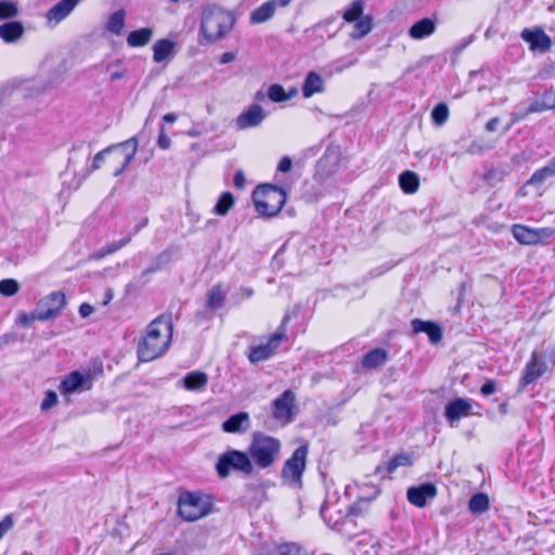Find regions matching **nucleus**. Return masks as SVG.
<instances>
[{
	"mask_svg": "<svg viewBox=\"0 0 555 555\" xmlns=\"http://www.w3.org/2000/svg\"><path fill=\"white\" fill-rule=\"evenodd\" d=\"M172 332L171 315L162 314L154 319L138 341L139 361L150 362L165 354L171 344Z\"/></svg>",
	"mask_w": 555,
	"mask_h": 555,
	"instance_id": "f257e3e1",
	"label": "nucleus"
},
{
	"mask_svg": "<svg viewBox=\"0 0 555 555\" xmlns=\"http://www.w3.org/2000/svg\"><path fill=\"white\" fill-rule=\"evenodd\" d=\"M235 23L234 16L216 4H208L203 9L199 31L209 42L223 38Z\"/></svg>",
	"mask_w": 555,
	"mask_h": 555,
	"instance_id": "f03ea898",
	"label": "nucleus"
},
{
	"mask_svg": "<svg viewBox=\"0 0 555 555\" xmlns=\"http://www.w3.org/2000/svg\"><path fill=\"white\" fill-rule=\"evenodd\" d=\"M281 450L282 443L278 438L263 433H254L247 454L254 467L266 469L278 462Z\"/></svg>",
	"mask_w": 555,
	"mask_h": 555,
	"instance_id": "7ed1b4c3",
	"label": "nucleus"
},
{
	"mask_svg": "<svg viewBox=\"0 0 555 555\" xmlns=\"http://www.w3.org/2000/svg\"><path fill=\"white\" fill-rule=\"evenodd\" d=\"M178 515L184 521H195L207 516L212 508L209 495L201 492H182L178 499Z\"/></svg>",
	"mask_w": 555,
	"mask_h": 555,
	"instance_id": "20e7f679",
	"label": "nucleus"
},
{
	"mask_svg": "<svg viewBox=\"0 0 555 555\" xmlns=\"http://www.w3.org/2000/svg\"><path fill=\"white\" fill-rule=\"evenodd\" d=\"M286 202L285 192L274 185L258 186L254 192V203L259 215L264 217H274L283 208Z\"/></svg>",
	"mask_w": 555,
	"mask_h": 555,
	"instance_id": "39448f33",
	"label": "nucleus"
},
{
	"mask_svg": "<svg viewBox=\"0 0 555 555\" xmlns=\"http://www.w3.org/2000/svg\"><path fill=\"white\" fill-rule=\"evenodd\" d=\"M137 151L138 140L135 137L106 147V152H108L107 166L114 177L120 176L126 170L134 158Z\"/></svg>",
	"mask_w": 555,
	"mask_h": 555,
	"instance_id": "423d86ee",
	"label": "nucleus"
},
{
	"mask_svg": "<svg viewBox=\"0 0 555 555\" xmlns=\"http://www.w3.org/2000/svg\"><path fill=\"white\" fill-rule=\"evenodd\" d=\"M216 470L221 478L228 477L231 470L251 475L254 473V465L247 452L229 450L219 455Z\"/></svg>",
	"mask_w": 555,
	"mask_h": 555,
	"instance_id": "0eeeda50",
	"label": "nucleus"
},
{
	"mask_svg": "<svg viewBox=\"0 0 555 555\" xmlns=\"http://www.w3.org/2000/svg\"><path fill=\"white\" fill-rule=\"evenodd\" d=\"M308 446L298 447L293 455L286 460L282 468L281 477L289 486L301 487L302 474L306 469Z\"/></svg>",
	"mask_w": 555,
	"mask_h": 555,
	"instance_id": "6e6552de",
	"label": "nucleus"
},
{
	"mask_svg": "<svg viewBox=\"0 0 555 555\" xmlns=\"http://www.w3.org/2000/svg\"><path fill=\"white\" fill-rule=\"evenodd\" d=\"M514 238L524 245H534L544 243L547 238L554 235L555 229L545 227L541 229H532L522 224H514L512 227Z\"/></svg>",
	"mask_w": 555,
	"mask_h": 555,
	"instance_id": "1a4fd4ad",
	"label": "nucleus"
},
{
	"mask_svg": "<svg viewBox=\"0 0 555 555\" xmlns=\"http://www.w3.org/2000/svg\"><path fill=\"white\" fill-rule=\"evenodd\" d=\"M548 370L550 367L545 362L543 356L534 350L531 353L529 361L525 365L522 375L520 377V380L518 382V387L520 389H525L534 380L541 378Z\"/></svg>",
	"mask_w": 555,
	"mask_h": 555,
	"instance_id": "9d476101",
	"label": "nucleus"
},
{
	"mask_svg": "<svg viewBox=\"0 0 555 555\" xmlns=\"http://www.w3.org/2000/svg\"><path fill=\"white\" fill-rule=\"evenodd\" d=\"M65 301V295L61 292H55L41 298L36 306L39 321H48L56 318L64 308Z\"/></svg>",
	"mask_w": 555,
	"mask_h": 555,
	"instance_id": "9b49d317",
	"label": "nucleus"
},
{
	"mask_svg": "<svg viewBox=\"0 0 555 555\" xmlns=\"http://www.w3.org/2000/svg\"><path fill=\"white\" fill-rule=\"evenodd\" d=\"M296 397L292 390H285L273 401V416L283 423H291L294 417Z\"/></svg>",
	"mask_w": 555,
	"mask_h": 555,
	"instance_id": "f8f14e48",
	"label": "nucleus"
},
{
	"mask_svg": "<svg viewBox=\"0 0 555 555\" xmlns=\"http://www.w3.org/2000/svg\"><path fill=\"white\" fill-rule=\"evenodd\" d=\"M284 336V332L279 331L270 337L267 344L253 347L249 351L250 362L258 363L269 359L275 352Z\"/></svg>",
	"mask_w": 555,
	"mask_h": 555,
	"instance_id": "ddd939ff",
	"label": "nucleus"
},
{
	"mask_svg": "<svg viewBox=\"0 0 555 555\" xmlns=\"http://www.w3.org/2000/svg\"><path fill=\"white\" fill-rule=\"evenodd\" d=\"M437 495L435 485L427 482L408 489L406 498L411 504L416 507H424L427 500H433Z\"/></svg>",
	"mask_w": 555,
	"mask_h": 555,
	"instance_id": "4468645a",
	"label": "nucleus"
},
{
	"mask_svg": "<svg viewBox=\"0 0 555 555\" xmlns=\"http://www.w3.org/2000/svg\"><path fill=\"white\" fill-rule=\"evenodd\" d=\"M92 380L89 374L78 371L72 372L61 384V392L64 395L90 389Z\"/></svg>",
	"mask_w": 555,
	"mask_h": 555,
	"instance_id": "2eb2a0df",
	"label": "nucleus"
},
{
	"mask_svg": "<svg viewBox=\"0 0 555 555\" xmlns=\"http://www.w3.org/2000/svg\"><path fill=\"white\" fill-rule=\"evenodd\" d=\"M81 0H61L54 4L47 13L46 18L50 26H56L65 20Z\"/></svg>",
	"mask_w": 555,
	"mask_h": 555,
	"instance_id": "dca6fc26",
	"label": "nucleus"
},
{
	"mask_svg": "<svg viewBox=\"0 0 555 555\" xmlns=\"http://www.w3.org/2000/svg\"><path fill=\"white\" fill-rule=\"evenodd\" d=\"M266 118V113L259 104H253L247 111L236 118L238 129H247L260 125Z\"/></svg>",
	"mask_w": 555,
	"mask_h": 555,
	"instance_id": "f3484780",
	"label": "nucleus"
},
{
	"mask_svg": "<svg viewBox=\"0 0 555 555\" xmlns=\"http://www.w3.org/2000/svg\"><path fill=\"white\" fill-rule=\"evenodd\" d=\"M521 38L530 44L531 50L545 52L551 48V38L541 29H524Z\"/></svg>",
	"mask_w": 555,
	"mask_h": 555,
	"instance_id": "a211bd4d",
	"label": "nucleus"
},
{
	"mask_svg": "<svg viewBox=\"0 0 555 555\" xmlns=\"http://www.w3.org/2000/svg\"><path fill=\"white\" fill-rule=\"evenodd\" d=\"M470 410V400L457 398L446 405L444 416L448 420V422L452 424L453 422L469 415Z\"/></svg>",
	"mask_w": 555,
	"mask_h": 555,
	"instance_id": "6ab92c4d",
	"label": "nucleus"
},
{
	"mask_svg": "<svg viewBox=\"0 0 555 555\" xmlns=\"http://www.w3.org/2000/svg\"><path fill=\"white\" fill-rule=\"evenodd\" d=\"M553 108H555V92L552 90H545L542 94L530 99L525 113H539Z\"/></svg>",
	"mask_w": 555,
	"mask_h": 555,
	"instance_id": "aec40b11",
	"label": "nucleus"
},
{
	"mask_svg": "<svg viewBox=\"0 0 555 555\" xmlns=\"http://www.w3.org/2000/svg\"><path fill=\"white\" fill-rule=\"evenodd\" d=\"M411 326L415 334L426 333L429 337V340L433 344H437L442 338V331L439 325L431 321H423L421 319H414L411 322Z\"/></svg>",
	"mask_w": 555,
	"mask_h": 555,
	"instance_id": "412c9836",
	"label": "nucleus"
},
{
	"mask_svg": "<svg viewBox=\"0 0 555 555\" xmlns=\"http://www.w3.org/2000/svg\"><path fill=\"white\" fill-rule=\"evenodd\" d=\"M24 26L21 22L13 21L0 25V38L8 43L17 41L24 35Z\"/></svg>",
	"mask_w": 555,
	"mask_h": 555,
	"instance_id": "4be33fe9",
	"label": "nucleus"
},
{
	"mask_svg": "<svg viewBox=\"0 0 555 555\" xmlns=\"http://www.w3.org/2000/svg\"><path fill=\"white\" fill-rule=\"evenodd\" d=\"M324 90V81L322 77L315 72H309L302 85V95L311 98L315 93H321Z\"/></svg>",
	"mask_w": 555,
	"mask_h": 555,
	"instance_id": "5701e85b",
	"label": "nucleus"
},
{
	"mask_svg": "<svg viewBox=\"0 0 555 555\" xmlns=\"http://www.w3.org/2000/svg\"><path fill=\"white\" fill-rule=\"evenodd\" d=\"M175 55V43L169 39L157 40L153 46V60L162 63Z\"/></svg>",
	"mask_w": 555,
	"mask_h": 555,
	"instance_id": "b1692460",
	"label": "nucleus"
},
{
	"mask_svg": "<svg viewBox=\"0 0 555 555\" xmlns=\"http://www.w3.org/2000/svg\"><path fill=\"white\" fill-rule=\"evenodd\" d=\"M182 383L185 389L190 391H198L206 387L208 376L204 372L193 371L183 377Z\"/></svg>",
	"mask_w": 555,
	"mask_h": 555,
	"instance_id": "393cba45",
	"label": "nucleus"
},
{
	"mask_svg": "<svg viewBox=\"0 0 555 555\" xmlns=\"http://www.w3.org/2000/svg\"><path fill=\"white\" fill-rule=\"evenodd\" d=\"M276 7L273 0L264 2L250 13V23L261 24L269 21L274 15Z\"/></svg>",
	"mask_w": 555,
	"mask_h": 555,
	"instance_id": "a878e982",
	"label": "nucleus"
},
{
	"mask_svg": "<svg viewBox=\"0 0 555 555\" xmlns=\"http://www.w3.org/2000/svg\"><path fill=\"white\" fill-rule=\"evenodd\" d=\"M436 30V24L431 18H423L418 22H416L409 30V35L413 39H423L431 34H434Z\"/></svg>",
	"mask_w": 555,
	"mask_h": 555,
	"instance_id": "bb28decb",
	"label": "nucleus"
},
{
	"mask_svg": "<svg viewBox=\"0 0 555 555\" xmlns=\"http://www.w3.org/2000/svg\"><path fill=\"white\" fill-rule=\"evenodd\" d=\"M153 37L152 28H140L138 30L130 31L127 37L128 46L132 48H139L146 46Z\"/></svg>",
	"mask_w": 555,
	"mask_h": 555,
	"instance_id": "cd10ccee",
	"label": "nucleus"
},
{
	"mask_svg": "<svg viewBox=\"0 0 555 555\" xmlns=\"http://www.w3.org/2000/svg\"><path fill=\"white\" fill-rule=\"evenodd\" d=\"M399 184L406 194H413L418 190L420 180L415 172L406 170L399 176Z\"/></svg>",
	"mask_w": 555,
	"mask_h": 555,
	"instance_id": "c85d7f7f",
	"label": "nucleus"
},
{
	"mask_svg": "<svg viewBox=\"0 0 555 555\" xmlns=\"http://www.w3.org/2000/svg\"><path fill=\"white\" fill-rule=\"evenodd\" d=\"M386 360L387 352L384 349L376 348L364 356L362 365L367 369H375L383 365Z\"/></svg>",
	"mask_w": 555,
	"mask_h": 555,
	"instance_id": "c756f323",
	"label": "nucleus"
},
{
	"mask_svg": "<svg viewBox=\"0 0 555 555\" xmlns=\"http://www.w3.org/2000/svg\"><path fill=\"white\" fill-rule=\"evenodd\" d=\"M249 415L246 412H240L229 417L223 424L222 428L227 433H240L243 429V424L247 423Z\"/></svg>",
	"mask_w": 555,
	"mask_h": 555,
	"instance_id": "7c9ffc66",
	"label": "nucleus"
},
{
	"mask_svg": "<svg viewBox=\"0 0 555 555\" xmlns=\"http://www.w3.org/2000/svg\"><path fill=\"white\" fill-rule=\"evenodd\" d=\"M132 240V235L129 234L127 235L126 237L119 240V241H114L112 243H108L106 244L105 246H103L102 248H100L94 255H93V258L94 259H102L111 254H114L116 253L117 250L121 249L122 247H125L127 244H129Z\"/></svg>",
	"mask_w": 555,
	"mask_h": 555,
	"instance_id": "2f4dec72",
	"label": "nucleus"
},
{
	"mask_svg": "<svg viewBox=\"0 0 555 555\" xmlns=\"http://www.w3.org/2000/svg\"><path fill=\"white\" fill-rule=\"evenodd\" d=\"M224 293L221 289L220 285H215L211 287L207 294L206 306L209 309L216 310L222 307L224 302Z\"/></svg>",
	"mask_w": 555,
	"mask_h": 555,
	"instance_id": "473e14b6",
	"label": "nucleus"
},
{
	"mask_svg": "<svg viewBox=\"0 0 555 555\" xmlns=\"http://www.w3.org/2000/svg\"><path fill=\"white\" fill-rule=\"evenodd\" d=\"M234 203V196L230 192H224L216 203L214 212L218 216H225L233 207Z\"/></svg>",
	"mask_w": 555,
	"mask_h": 555,
	"instance_id": "72a5a7b5",
	"label": "nucleus"
},
{
	"mask_svg": "<svg viewBox=\"0 0 555 555\" xmlns=\"http://www.w3.org/2000/svg\"><path fill=\"white\" fill-rule=\"evenodd\" d=\"M125 15L124 10L114 12L107 22V30L114 35H120L125 27Z\"/></svg>",
	"mask_w": 555,
	"mask_h": 555,
	"instance_id": "f704fd0d",
	"label": "nucleus"
},
{
	"mask_svg": "<svg viewBox=\"0 0 555 555\" xmlns=\"http://www.w3.org/2000/svg\"><path fill=\"white\" fill-rule=\"evenodd\" d=\"M363 10H364L363 0H353L350 8L344 12L343 18L348 23L356 22L362 17Z\"/></svg>",
	"mask_w": 555,
	"mask_h": 555,
	"instance_id": "c9c22d12",
	"label": "nucleus"
},
{
	"mask_svg": "<svg viewBox=\"0 0 555 555\" xmlns=\"http://www.w3.org/2000/svg\"><path fill=\"white\" fill-rule=\"evenodd\" d=\"M372 30V17L364 16L360 20L356 21V25L353 31L351 33V38L361 39L366 36Z\"/></svg>",
	"mask_w": 555,
	"mask_h": 555,
	"instance_id": "e433bc0d",
	"label": "nucleus"
},
{
	"mask_svg": "<svg viewBox=\"0 0 555 555\" xmlns=\"http://www.w3.org/2000/svg\"><path fill=\"white\" fill-rule=\"evenodd\" d=\"M507 413V399L494 398L488 403V414L492 417H502Z\"/></svg>",
	"mask_w": 555,
	"mask_h": 555,
	"instance_id": "4c0bfd02",
	"label": "nucleus"
},
{
	"mask_svg": "<svg viewBox=\"0 0 555 555\" xmlns=\"http://www.w3.org/2000/svg\"><path fill=\"white\" fill-rule=\"evenodd\" d=\"M107 154L108 152H106V149L96 153L92 159L90 167L86 168L85 172L82 173V178H87L93 171L100 169L104 163L107 164Z\"/></svg>",
	"mask_w": 555,
	"mask_h": 555,
	"instance_id": "58836bf2",
	"label": "nucleus"
},
{
	"mask_svg": "<svg viewBox=\"0 0 555 555\" xmlns=\"http://www.w3.org/2000/svg\"><path fill=\"white\" fill-rule=\"evenodd\" d=\"M431 118L436 126H442L449 118V108L444 103H439L431 111Z\"/></svg>",
	"mask_w": 555,
	"mask_h": 555,
	"instance_id": "ea45409f",
	"label": "nucleus"
},
{
	"mask_svg": "<svg viewBox=\"0 0 555 555\" xmlns=\"http://www.w3.org/2000/svg\"><path fill=\"white\" fill-rule=\"evenodd\" d=\"M267 95L274 103L287 101L286 90L279 83L271 85L268 88Z\"/></svg>",
	"mask_w": 555,
	"mask_h": 555,
	"instance_id": "a19ab883",
	"label": "nucleus"
},
{
	"mask_svg": "<svg viewBox=\"0 0 555 555\" xmlns=\"http://www.w3.org/2000/svg\"><path fill=\"white\" fill-rule=\"evenodd\" d=\"M106 72L109 73L111 80H118L126 76V69L120 60H116L106 65Z\"/></svg>",
	"mask_w": 555,
	"mask_h": 555,
	"instance_id": "79ce46f5",
	"label": "nucleus"
},
{
	"mask_svg": "<svg viewBox=\"0 0 555 555\" xmlns=\"http://www.w3.org/2000/svg\"><path fill=\"white\" fill-rule=\"evenodd\" d=\"M18 14L17 7L14 2L9 0L0 1V20L15 17Z\"/></svg>",
	"mask_w": 555,
	"mask_h": 555,
	"instance_id": "37998d69",
	"label": "nucleus"
},
{
	"mask_svg": "<svg viewBox=\"0 0 555 555\" xmlns=\"http://www.w3.org/2000/svg\"><path fill=\"white\" fill-rule=\"evenodd\" d=\"M20 289V284L14 279H4L0 281V293L3 296L10 297L15 295Z\"/></svg>",
	"mask_w": 555,
	"mask_h": 555,
	"instance_id": "c03bdc74",
	"label": "nucleus"
},
{
	"mask_svg": "<svg viewBox=\"0 0 555 555\" xmlns=\"http://www.w3.org/2000/svg\"><path fill=\"white\" fill-rule=\"evenodd\" d=\"M279 555H306L307 552L297 543H283L278 546Z\"/></svg>",
	"mask_w": 555,
	"mask_h": 555,
	"instance_id": "a18cd8bd",
	"label": "nucleus"
},
{
	"mask_svg": "<svg viewBox=\"0 0 555 555\" xmlns=\"http://www.w3.org/2000/svg\"><path fill=\"white\" fill-rule=\"evenodd\" d=\"M468 507L472 513H482L486 511V494L478 493L469 500Z\"/></svg>",
	"mask_w": 555,
	"mask_h": 555,
	"instance_id": "49530a36",
	"label": "nucleus"
},
{
	"mask_svg": "<svg viewBox=\"0 0 555 555\" xmlns=\"http://www.w3.org/2000/svg\"><path fill=\"white\" fill-rule=\"evenodd\" d=\"M411 457L406 454H399L393 456L388 463V472L392 473L400 466H409L411 465Z\"/></svg>",
	"mask_w": 555,
	"mask_h": 555,
	"instance_id": "de8ad7c7",
	"label": "nucleus"
},
{
	"mask_svg": "<svg viewBox=\"0 0 555 555\" xmlns=\"http://www.w3.org/2000/svg\"><path fill=\"white\" fill-rule=\"evenodd\" d=\"M36 320L39 321L37 308L31 313H25V312L20 313L18 318H17V324L23 327H27Z\"/></svg>",
	"mask_w": 555,
	"mask_h": 555,
	"instance_id": "09e8293b",
	"label": "nucleus"
},
{
	"mask_svg": "<svg viewBox=\"0 0 555 555\" xmlns=\"http://www.w3.org/2000/svg\"><path fill=\"white\" fill-rule=\"evenodd\" d=\"M505 175L506 170L502 167L488 170V184L494 185L495 183L503 181Z\"/></svg>",
	"mask_w": 555,
	"mask_h": 555,
	"instance_id": "8fccbe9b",
	"label": "nucleus"
},
{
	"mask_svg": "<svg viewBox=\"0 0 555 555\" xmlns=\"http://www.w3.org/2000/svg\"><path fill=\"white\" fill-rule=\"evenodd\" d=\"M57 402V396L54 391H48L41 402V410L47 411Z\"/></svg>",
	"mask_w": 555,
	"mask_h": 555,
	"instance_id": "3c124183",
	"label": "nucleus"
},
{
	"mask_svg": "<svg viewBox=\"0 0 555 555\" xmlns=\"http://www.w3.org/2000/svg\"><path fill=\"white\" fill-rule=\"evenodd\" d=\"M157 145L160 149H163V150H168L170 147V145H171V140L167 135L164 127H160V129H159V135H158V139H157Z\"/></svg>",
	"mask_w": 555,
	"mask_h": 555,
	"instance_id": "603ef678",
	"label": "nucleus"
},
{
	"mask_svg": "<svg viewBox=\"0 0 555 555\" xmlns=\"http://www.w3.org/2000/svg\"><path fill=\"white\" fill-rule=\"evenodd\" d=\"M233 183L234 186L238 190H243L245 188V176L242 169L235 171Z\"/></svg>",
	"mask_w": 555,
	"mask_h": 555,
	"instance_id": "864d4df0",
	"label": "nucleus"
},
{
	"mask_svg": "<svg viewBox=\"0 0 555 555\" xmlns=\"http://www.w3.org/2000/svg\"><path fill=\"white\" fill-rule=\"evenodd\" d=\"M547 179L546 175L544 172H542V168L538 169L537 171H534V173L531 176L530 180L528 181V183H531V184H541L543 183L545 180Z\"/></svg>",
	"mask_w": 555,
	"mask_h": 555,
	"instance_id": "5fc2aeb1",
	"label": "nucleus"
},
{
	"mask_svg": "<svg viewBox=\"0 0 555 555\" xmlns=\"http://www.w3.org/2000/svg\"><path fill=\"white\" fill-rule=\"evenodd\" d=\"M292 168V159L289 157H283L278 166L279 171L281 172H287Z\"/></svg>",
	"mask_w": 555,
	"mask_h": 555,
	"instance_id": "6e6d98bb",
	"label": "nucleus"
},
{
	"mask_svg": "<svg viewBox=\"0 0 555 555\" xmlns=\"http://www.w3.org/2000/svg\"><path fill=\"white\" fill-rule=\"evenodd\" d=\"M12 527V520L10 517H5L2 521H0V539L4 535V533Z\"/></svg>",
	"mask_w": 555,
	"mask_h": 555,
	"instance_id": "4d7b16f0",
	"label": "nucleus"
},
{
	"mask_svg": "<svg viewBox=\"0 0 555 555\" xmlns=\"http://www.w3.org/2000/svg\"><path fill=\"white\" fill-rule=\"evenodd\" d=\"M92 312H93V307L91 305H89V304L80 305V307H79V314L82 318L89 317L90 314H92Z\"/></svg>",
	"mask_w": 555,
	"mask_h": 555,
	"instance_id": "13d9d810",
	"label": "nucleus"
},
{
	"mask_svg": "<svg viewBox=\"0 0 555 555\" xmlns=\"http://www.w3.org/2000/svg\"><path fill=\"white\" fill-rule=\"evenodd\" d=\"M235 60V54L232 53V52H224L221 56H220V63L221 64H228L232 61Z\"/></svg>",
	"mask_w": 555,
	"mask_h": 555,
	"instance_id": "bf43d9fd",
	"label": "nucleus"
},
{
	"mask_svg": "<svg viewBox=\"0 0 555 555\" xmlns=\"http://www.w3.org/2000/svg\"><path fill=\"white\" fill-rule=\"evenodd\" d=\"M500 118L494 117L488 121V131H494L499 129Z\"/></svg>",
	"mask_w": 555,
	"mask_h": 555,
	"instance_id": "052dcab7",
	"label": "nucleus"
},
{
	"mask_svg": "<svg viewBox=\"0 0 555 555\" xmlns=\"http://www.w3.org/2000/svg\"><path fill=\"white\" fill-rule=\"evenodd\" d=\"M178 116L175 113H168L163 116V120L168 124H172L177 120Z\"/></svg>",
	"mask_w": 555,
	"mask_h": 555,
	"instance_id": "680f3d73",
	"label": "nucleus"
},
{
	"mask_svg": "<svg viewBox=\"0 0 555 555\" xmlns=\"http://www.w3.org/2000/svg\"><path fill=\"white\" fill-rule=\"evenodd\" d=\"M542 172H544L547 178H551V177L555 176V173L553 172L552 168L547 164L544 167H542Z\"/></svg>",
	"mask_w": 555,
	"mask_h": 555,
	"instance_id": "e2e57ef3",
	"label": "nucleus"
},
{
	"mask_svg": "<svg viewBox=\"0 0 555 555\" xmlns=\"http://www.w3.org/2000/svg\"><path fill=\"white\" fill-rule=\"evenodd\" d=\"M495 391V383L491 379H488V396L492 395Z\"/></svg>",
	"mask_w": 555,
	"mask_h": 555,
	"instance_id": "0e129e2a",
	"label": "nucleus"
},
{
	"mask_svg": "<svg viewBox=\"0 0 555 555\" xmlns=\"http://www.w3.org/2000/svg\"><path fill=\"white\" fill-rule=\"evenodd\" d=\"M242 294H243L244 297L249 298V297H251L254 292H253L251 288L244 287V288H242Z\"/></svg>",
	"mask_w": 555,
	"mask_h": 555,
	"instance_id": "69168bd1",
	"label": "nucleus"
},
{
	"mask_svg": "<svg viewBox=\"0 0 555 555\" xmlns=\"http://www.w3.org/2000/svg\"><path fill=\"white\" fill-rule=\"evenodd\" d=\"M297 94L296 88H291L288 91H286L287 101L293 99Z\"/></svg>",
	"mask_w": 555,
	"mask_h": 555,
	"instance_id": "338daca9",
	"label": "nucleus"
},
{
	"mask_svg": "<svg viewBox=\"0 0 555 555\" xmlns=\"http://www.w3.org/2000/svg\"><path fill=\"white\" fill-rule=\"evenodd\" d=\"M547 165H550L553 172L555 173V156L547 162Z\"/></svg>",
	"mask_w": 555,
	"mask_h": 555,
	"instance_id": "774afa93",
	"label": "nucleus"
}]
</instances>
